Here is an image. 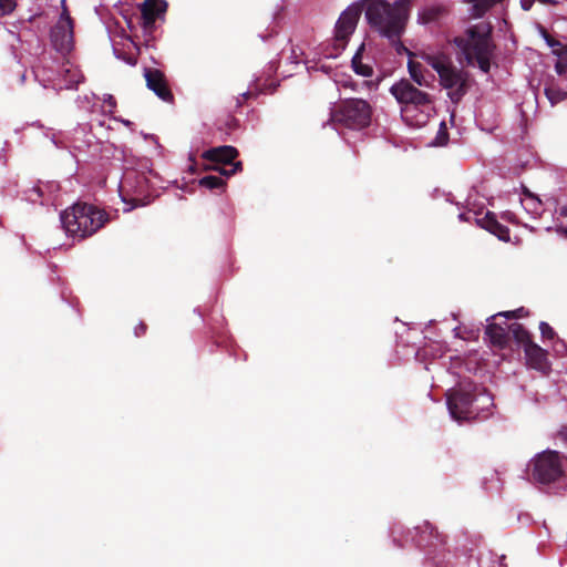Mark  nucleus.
Returning a JSON list of instances; mask_svg holds the SVG:
<instances>
[{
    "instance_id": "44",
    "label": "nucleus",
    "mask_w": 567,
    "mask_h": 567,
    "mask_svg": "<svg viewBox=\"0 0 567 567\" xmlns=\"http://www.w3.org/2000/svg\"><path fill=\"white\" fill-rule=\"evenodd\" d=\"M64 7H68L66 0H61V9H63Z\"/></svg>"
},
{
    "instance_id": "36",
    "label": "nucleus",
    "mask_w": 567,
    "mask_h": 567,
    "mask_svg": "<svg viewBox=\"0 0 567 567\" xmlns=\"http://www.w3.org/2000/svg\"><path fill=\"white\" fill-rule=\"evenodd\" d=\"M513 311H514V312H516V319H517V318H522V317H524V316H527V315H528V311H527V310H525V308H524V307H520V308H518V309H516V310H513Z\"/></svg>"
},
{
    "instance_id": "30",
    "label": "nucleus",
    "mask_w": 567,
    "mask_h": 567,
    "mask_svg": "<svg viewBox=\"0 0 567 567\" xmlns=\"http://www.w3.org/2000/svg\"><path fill=\"white\" fill-rule=\"evenodd\" d=\"M524 195L527 196L530 202V209L537 210L538 207L540 206V200L535 195H533L526 187H524Z\"/></svg>"
},
{
    "instance_id": "29",
    "label": "nucleus",
    "mask_w": 567,
    "mask_h": 567,
    "mask_svg": "<svg viewBox=\"0 0 567 567\" xmlns=\"http://www.w3.org/2000/svg\"><path fill=\"white\" fill-rule=\"evenodd\" d=\"M539 330L543 339L553 340L556 337L554 329L545 321L539 323Z\"/></svg>"
},
{
    "instance_id": "38",
    "label": "nucleus",
    "mask_w": 567,
    "mask_h": 567,
    "mask_svg": "<svg viewBox=\"0 0 567 567\" xmlns=\"http://www.w3.org/2000/svg\"><path fill=\"white\" fill-rule=\"evenodd\" d=\"M497 316H504L506 319H516V312L514 311L499 312Z\"/></svg>"
},
{
    "instance_id": "40",
    "label": "nucleus",
    "mask_w": 567,
    "mask_h": 567,
    "mask_svg": "<svg viewBox=\"0 0 567 567\" xmlns=\"http://www.w3.org/2000/svg\"><path fill=\"white\" fill-rule=\"evenodd\" d=\"M558 214H559L561 217L567 218V206H561V207L558 209Z\"/></svg>"
},
{
    "instance_id": "8",
    "label": "nucleus",
    "mask_w": 567,
    "mask_h": 567,
    "mask_svg": "<svg viewBox=\"0 0 567 567\" xmlns=\"http://www.w3.org/2000/svg\"><path fill=\"white\" fill-rule=\"evenodd\" d=\"M120 195L131 209L151 203V181L145 172L128 168L120 183Z\"/></svg>"
},
{
    "instance_id": "27",
    "label": "nucleus",
    "mask_w": 567,
    "mask_h": 567,
    "mask_svg": "<svg viewBox=\"0 0 567 567\" xmlns=\"http://www.w3.org/2000/svg\"><path fill=\"white\" fill-rule=\"evenodd\" d=\"M403 33H400L396 38H386L390 43L394 47L398 54L408 53L412 55V52L409 51V49L405 48V45L401 42V37Z\"/></svg>"
},
{
    "instance_id": "11",
    "label": "nucleus",
    "mask_w": 567,
    "mask_h": 567,
    "mask_svg": "<svg viewBox=\"0 0 567 567\" xmlns=\"http://www.w3.org/2000/svg\"><path fill=\"white\" fill-rule=\"evenodd\" d=\"M478 398L463 389L455 390L447 396V406L452 416L456 420H468L476 415L474 406Z\"/></svg>"
},
{
    "instance_id": "12",
    "label": "nucleus",
    "mask_w": 567,
    "mask_h": 567,
    "mask_svg": "<svg viewBox=\"0 0 567 567\" xmlns=\"http://www.w3.org/2000/svg\"><path fill=\"white\" fill-rule=\"evenodd\" d=\"M413 542L419 548L426 550L427 554L435 553L446 544L445 536L429 522H424L415 527Z\"/></svg>"
},
{
    "instance_id": "25",
    "label": "nucleus",
    "mask_w": 567,
    "mask_h": 567,
    "mask_svg": "<svg viewBox=\"0 0 567 567\" xmlns=\"http://www.w3.org/2000/svg\"><path fill=\"white\" fill-rule=\"evenodd\" d=\"M444 10L439 7L425 8L422 12L419 13V21L422 23H431L436 21L442 14Z\"/></svg>"
},
{
    "instance_id": "41",
    "label": "nucleus",
    "mask_w": 567,
    "mask_h": 567,
    "mask_svg": "<svg viewBox=\"0 0 567 567\" xmlns=\"http://www.w3.org/2000/svg\"><path fill=\"white\" fill-rule=\"evenodd\" d=\"M537 1L543 4H550V6H555L558 3V1H556V0H537Z\"/></svg>"
},
{
    "instance_id": "42",
    "label": "nucleus",
    "mask_w": 567,
    "mask_h": 567,
    "mask_svg": "<svg viewBox=\"0 0 567 567\" xmlns=\"http://www.w3.org/2000/svg\"><path fill=\"white\" fill-rule=\"evenodd\" d=\"M442 131H443V134H444V138L446 140L447 138V133H446V127H445V123H442Z\"/></svg>"
},
{
    "instance_id": "3",
    "label": "nucleus",
    "mask_w": 567,
    "mask_h": 567,
    "mask_svg": "<svg viewBox=\"0 0 567 567\" xmlns=\"http://www.w3.org/2000/svg\"><path fill=\"white\" fill-rule=\"evenodd\" d=\"M110 221V215L95 205L78 202L61 214L65 233L73 238L85 239Z\"/></svg>"
},
{
    "instance_id": "24",
    "label": "nucleus",
    "mask_w": 567,
    "mask_h": 567,
    "mask_svg": "<svg viewBox=\"0 0 567 567\" xmlns=\"http://www.w3.org/2000/svg\"><path fill=\"white\" fill-rule=\"evenodd\" d=\"M544 92L551 105H556L567 97V92L554 82L546 84Z\"/></svg>"
},
{
    "instance_id": "43",
    "label": "nucleus",
    "mask_w": 567,
    "mask_h": 567,
    "mask_svg": "<svg viewBox=\"0 0 567 567\" xmlns=\"http://www.w3.org/2000/svg\"><path fill=\"white\" fill-rule=\"evenodd\" d=\"M109 104H110V105H113V106L115 105V100H114V97H113V96H110V97H109Z\"/></svg>"
},
{
    "instance_id": "46",
    "label": "nucleus",
    "mask_w": 567,
    "mask_h": 567,
    "mask_svg": "<svg viewBox=\"0 0 567 567\" xmlns=\"http://www.w3.org/2000/svg\"><path fill=\"white\" fill-rule=\"evenodd\" d=\"M443 136H444L443 131L440 130L439 137H443Z\"/></svg>"
},
{
    "instance_id": "13",
    "label": "nucleus",
    "mask_w": 567,
    "mask_h": 567,
    "mask_svg": "<svg viewBox=\"0 0 567 567\" xmlns=\"http://www.w3.org/2000/svg\"><path fill=\"white\" fill-rule=\"evenodd\" d=\"M146 86L164 102H173L174 95L169 89L165 74L155 68H146L144 71Z\"/></svg>"
},
{
    "instance_id": "6",
    "label": "nucleus",
    "mask_w": 567,
    "mask_h": 567,
    "mask_svg": "<svg viewBox=\"0 0 567 567\" xmlns=\"http://www.w3.org/2000/svg\"><path fill=\"white\" fill-rule=\"evenodd\" d=\"M372 106L363 99H343L330 112L329 121L350 130H362L371 124Z\"/></svg>"
},
{
    "instance_id": "32",
    "label": "nucleus",
    "mask_w": 567,
    "mask_h": 567,
    "mask_svg": "<svg viewBox=\"0 0 567 567\" xmlns=\"http://www.w3.org/2000/svg\"><path fill=\"white\" fill-rule=\"evenodd\" d=\"M147 331V324L143 321H141L138 324H136V327L134 328V334L136 337H142L146 333Z\"/></svg>"
},
{
    "instance_id": "1",
    "label": "nucleus",
    "mask_w": 567,
    "mask_h": 567,
    "mask_svg": "<svg viewBox=\"0 0 567 567\" xmlns=\"http://www.w3.org/2000/svg\"><path fill=\"white\" fill-rule=\"evenodd\" d=\"M390 93L400 104L402 120L412 127L424 126L434 110V97L402 79L390 87Z\"/></svg>"
},
{
    "instance_id": "48",
    "label": "nucleus",
    "mask_w": 567,
    "mask_h": 567,
    "mask_svg": "<svg viewBox=\"0 0 567 567\" xmlns=\"http://www.w3.org/2000/svg\"><path fill=\"white\" fill-rule=\"evenodd\" d=\"M565 233H566V235H567V229H565Z\"/></svg>"
},
{
    "instance_id": "37",
    "label": "nucleus",
    "mask_w": 567,
    "mask_h": 567,
    "mask_svg": "<svg viewBox=\"0 0 567 567\" xmlns=\"http://www.w3.org/2000/svg\"><path fill=\"white\" fill-rule=\"evenodd\" d=\"M558 436L561 441H564L567 444V426H564L559 433Z\"/></svg>"
},
{
    "instance_id": "19",
    "label": "nucleus",
    "mask_w": 567,
    "mask_h": 567,
    "mask_svg": "<svg viewBox=\"0 0 567 567\" xmlns=\"http://www.w3.org/2000/svg\"><path fill=\"white\" fill-rule=\"evenodd\" d=\"M59 74L61 76V83L59 84L60 89H73L83 79L80 69L71 64L69 61L61 65Z\"/></svg>"
},
{
    "instance_id": "22",
    "label": "nucleus",
    "mask_w": 567,
    "mask_h": 567,
    "mask_svg": "<svg viewBox=\"0 0 567 567\" xmlns=\"http://www.w3.org/2000/svg\"><path fill=\"white\" fill-rule=\"evenodd\" d=\"M363 51L364 44H361L351 60V66L358 75L369 78L373 75V68L370 64L362 62Z\"/></svg>"
},
{
    "instance_id": "7",
    "label": "nucleus",
    "mask_w": 567,
    "mask_h": 567,
    "mask_svg": "<svg viewBox=\"0 0 567 567\" xmlns=\"http://www.w3.org/2000/svg\"><path fill=\"white\" fill-rule=\"evenodd\" d=\"M567 457L556 451H544L530 462V477L540 484L558 483L566 476Z\"/></svg>"
},
{
    "instance_id": "17",
    "label": "nucleus",
    "mask_w": 567,
    "mask_h": 567,
    "mask_svg": "<svg viewBox=\"0 0 567 567\" xmlns=\"http://www.w3.org/2000/svg\"><path fill=\"white\" fill-rule=\"evenodd\" d=\"M525 357L530 368L538 371H547L549 369V362L547 359V351L540 348L535 342L529 343L525 349Z\"/></svg>"
},
{
    "instance_id": "20",
    "label": "nucleus",
    "mask_w": 567,
    "mask_h": 567,
    "mask_svg": "<svg viewBox=\"0 0 567 567\" xmlns=\"http://www.w3.org/2000/svg\"><path fill=\"white\" fill-rule=\"evenodd\" d=\"M504 0H464L471 4V16L473 18H483L492 8L502 3Z\"/></svg>"
},
{
    "instance_id": "14",
    "label": "nucleus",
    "mask_w": 567,
    "mask_h": 567,
    "mask_svg": "<svg viewBox=\"0 0 567 567\" xmlns=\"http://www.w3.org/2000/svg\"><path fill=\"white\" fill-rule=\"evenodd\" d=\"M167 6L165 0H144L140 4L142 27L146 33L153 32L156 19L165 14Z\"/></svg>"
},
{
    "instance_id": "5",
    "label": "nucleus",
    "mask_w": 567,
    "mask_h": 567,
    "mask_svg": "<svg viewBox=\"0 0 567 567\" xmlns=\"http://www.w3.org/2000/svg\"><path fill=\"white\" fill-rule=\"evenodd\" d=\"M426 63L439 74L440 84L447 90L453 103H458L471 86L470 73L457 68L445 55H426Z\"/></svg>"
},
{
    "instance_id": "31",
    "label": "nucleus",
    "mask_w": 567,
    "mask_h": 567,
    "mask_svg": "<svg viewBox=\"0 0 567 567\" xmlns=\"http://www.w3.org/2000/svg\"><path fill=\"white\" fill-rule=\"evenodd\" d=\"M58 21H60L62 23H65V22L74 23V20L70 16V11H69L68 7H64L63 9H61L60 18Z\"/></svg>"
},
{
    "instance_id": "21",
    "label": "nucleus",
    "mask_w": 567,
    "mask_h": 567,
    "mask_svg": "<svg viewBox=\"0 0 567 567\" xmlns=\"http://www.w3.org/2000/svg\"><path fill=\"white\" fill-rule=\"evenodd\" d=\"M509 337L512 336L514 340L522 344L524 349L529 344L533 343L532 334L528 330L525 329V327L520 323L514 322L512 324L507 326Z\"/></svg>"
},
{
    "instance_id": "18",
    "label": "nucleus",
    "mask_w": 567,
    "mask_h": 567,
    "mask_svg": "<svg viewBox=\"0 0 567 567\" xmlns=\"http://www.w3.org/2000/svg\"><path fill=\"white\" fill-rule=\"evenodd\" d=\"M485 334L488 337L489 342L498 349H505L509 343L507 326L503 327L496 322L488 323L485 329Z\"/></svg>"
},
{
    "instance_id": "47",
    "label": "nucleus",
    "mask_w": 567,
    "mask_h": 567,
    "mask_svg": "<svg viewBox=\"0 0 567 567\" xmlns=\"http://www.w3.org/2000/svg\"><path fill=\"white\" fill-rule=\"evenodd\" d=\"M439 550H440V548H439L435 553H433V555H436V553H437ZM430 555H432V553H431ZM432 559H435V556H432Z\"/></svg>"
},
{
    "instance_id": "16",
    "label": "nucleus",
    "mask_w": 567,
    "mask_h": 567,
    "mask_svg": "<svg viewBox=\"0 0 567 567\" xmlns=\"http://www.w3.org/2000/svg\"><path fill=\"white\" fill-rule=\"evenodd\" d=\"M476 224L495 235L499 240L509 241V228L505 225H502L497 219L494 213L487 212L483 217H477Z\"/></svg>"
},
{
    "instance_id": "2",
    "label": "nucleus",
    "mask_w": 567,
    "mask_h": 567,
    "mask_svg": "<svg viewBox=\"0 0 567 567\" xmlns=\"http://www.w3.org/2000/svg\"><path fill=\"white\" fill-rule=\"evenodd\" d=\"M368 23L384 38H396L404 33L410 14V0H367Z\"/></svg>"
},
{
    "instance_id": "39",
    "label": "nucleus",
    "mask_w": 567,
    "mask_h": 567,
    "mask_svg": "<svg viewBox=\"0 0 567 567\" xmlns=\"http://www.w3.org/2000/svg\"><path fill=\"white\" fill-rule=\"evenodd\" d=\"M343 87H350L351 90H355L357 83L353 81H344L342 82Z\"/></svg>"
},
{
    "instance_id": "9",
    "label": "nucleus",
    "mask_w": 567,
    "mask_h": 567,
    "mask_svg": "<svg viewBox=\"0 0 567 567\" xmlns=\"http://www.w3.org/2000/svg\"><path fill=\"white\" fill-rule=\"evenodd\" d=\"M367 0H360L350 4L339 17L334 28V45L343 50L350 35L354 32L360 20L364 3Z\"/></svg>"
},
{
    "instance_id": "35",
    "label": "nucleus",
    "mask_w": 567,
    "mask_h": 567,
    "mask_svg": "<svg viewBox=\"0 0 567 567\" xmlns=\"http://www.w3.org/2000/svg\"><path fill=\"white\" fill-rule=\"evenodd\" d=\"M535 0H520L522 9L525 11H529L534 4Z\"/></svg>"
},
{
    "instance_id": "10",
    "label": "nucleus",
    "mask_w": 567,
    "mask_h": 567,
    "mask_svg": "<svg viewBox=\"0 0 567 567\" xmlns=\"http://www.w3.org/2000/svg\"><path fill=\"white\" fill-rule=\"evenodd\" d=\"M238 156V151L234 146L223 145L218 147H213L205 151L202 157L206 161L213 162L216 165L207 166L206 169H213L218 172L220 175H225L227 177L235 175L237 172L243 171V163L236 162L233 164L230 169H225L220 167L218 164H231L233 161Z\"/></svg>"
},
{
    "instance_id": "15",
    "label": "nucleus",
    "mask_w": 567,
    "mask_h": 567,
    "mask_svg": "<svg viewBox=\"0 0 567 567\" xmlns=\"http://www.w3.org/2000/svg\"><path fill=\"white\" fill-rule=\"evenodd\" d=\"M74 23L58 21L51 30V41L54 49L61 53L70 52L73 48Z\"/></svg>"
},
{
    "instance_id": "45",
    "label": "nucleus",
    "mask_w": 567,
    "mask_h": 567,
    "mask_svg": "<svg viewBox=\"0 0 567 567\" xmlns=\"http://www.w3.org/2000/svg\"><path fill=\"white\" fill-rule=\"evenodd\" d=\"M126 61H127L130 64H135V60H134L133 58H128Z\"/></svg>"
},
{
    "instance_id": "33",
    "label": "nucleus",
    "mask_w": 567,
    "mask_h": 567,
    "mask_svg": "<svg viewBox=\"0 0 567 567\" xmlns=\"http://www.w3.org/2000/svg\"><path fill=\"white\" fill-rule=\"evenodd\" d=\"M543 37L546 40L547 44L551 48L559 45V41L554 39L546 30H543Z\"/></svg>"
},
{
    "instance_id": "28",
    "label": "nucleus",
    "mask_w": 567,
    "mask_h": 567,
    "mask_svg": "<svg viewBox=\"0 0 567 567\" xmlns=\"http://www.w3.org/2000/svg\"><path fill=\"white\" fill-rule=\"evenodd\" d=\"M16 7V0H0V17L10 14Z\"/></svg>"
},
{
    "instance_id": "34",
    "label": "nucleus",
    "mask_w": 567,
    "mask_h": 567,
    "mask_svg": "<svg viewBox=\"0 0 567 567\" xmlns=\"http://www.w3.org/2000/svg\"><path fill=\"white\" fill-rule=\"evenodd\" d=\"M555 70L559 75L565 74L567 71V63L558 60L555 64Z\"/></svg>"
},
{
    "instance_id": "26",
    "label": "nucleus",
    "mask_w": 567,
    "mask_h": 567,
    "mask_svg": "<svg viewBox=\"0 0 567 567\" xmlns=\"http://www.w3.org/2000/svg\"><path fill=\"white\" fill-rule=\"evenodd\" d=\"M199 185L208 189L223 188L226 186V182L215 175H207L199 179Z\"/></svg>"
},
{
    "instance_id": "4",
    "label": "nucleus",
    "mask_w": 567,
    "mask_h": 567,
    "mask_svg": "<svg viewBox=\"0 0 567 567\" xmlns=\"http://www.w3.org/2000/svg\"><path fill=\"white\" fill-rule=\"evenodd\" d=\"M453 42L464 54L467 64L473 65L476 62L482 72H489L495 49L491 31H481L477 25H473L464 35L455 37Z\"/></svg>"
},
{
    "instance_id": "23",
    "label": "nucleus",
    "mask_w": 567,
    "mask_h": 567,
    "mask_svg": "<svg viewBox=\"0 0 567 567\" xmlns=\"http://www.w3.org/2000/svg\"><path fill=\"white\" fill-rule=\"evenodd\" d=\"M408 70H409L411 79L419 86H429L430 85L429 81L426 80V78L423 74V65L420 62L410 60L408 63Z\"/></svg>"
}]
</instances>
